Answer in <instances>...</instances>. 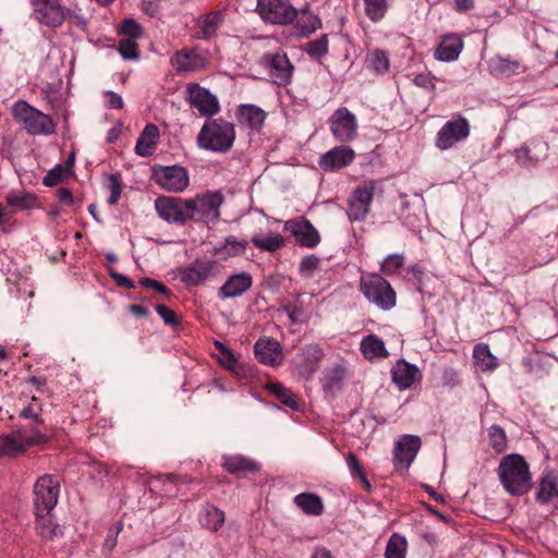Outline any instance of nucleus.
Listing matches in <instances>:
<instances>
[{
    "instance_id": "4",
    "label": "nucleus",
    "mask_w": 558,
    "mask_h": 558,
    "mask_svg": "<svg viewBox=\"0 0 558 558\" xmlns=\"http://www.w3.org/2000/svg\"><path fill=\"white\" fill-rule=\"evenodd\" d=\"M360 288L364 296L384 311L396 305V292L390 283L377 274H367L361 277Z\"/></svg>"
},
{
    "instance_id": "2",
    "label": "nucleus",
    "mask_w": 558,
    "mask_h": 558,
    "mask_svg": "<svg viewBox=\"0 0 558 558\" xmlns=\"http://www.w3.org/2000/svg\"><path fill=\"white\" fill-rule=\"evenodd\" d=\"M234 140V125L222 118L208 119L197 135L201 148L216 153H228Z\"/></svg>"
},
{
    "instance_id": "40",
    "label": "nucleus",
    "mask_w": 558,
    "mask_h": 558,
    "mask_svg": "<svg viewBox=\"0 0 558 558\" xmlns=\"http://www.w3.org/2000/svg\"><path fill=\"white\" fill-rule=\"evenodd\" d=\"M36 530L41 537L52 539L61 534V529L58 524H54L51 520L50 513L36 515Z\"/></svg>"
},
{
    "instance_id": "3",
    "label": "nucleus",
    "mask_w": 558,
    "mask_h": 558,
    "mask_svg": "<svg viewBox=\"0 0 558 558\" xmlns=\"http://www.w3.org/2000/svg\"><path fill=\"white\" fill-rule=\"evenodd\" d=\"M12 116L31 135H51L56 132V124L52 118L32 107L25 100L14 102Z\"/></svg>"
},
{
    "instance_id": "52",
    "label": "nucleus",
    "mask_w": 558,
    "mask_h": 558,
    "mask_svg": "<svg viewBox=\"0 0 558 558\" xmlns=\"http://www.w3.org/2000/svg\"><path fill=\"white\" fill-rule=\"evenodd\" d=\"M121 34L125 35L126 38L136 39L142 35L141 25L133 19H126L122 22Z\"/></svg>"
},
{
    "instance_id": "28",
    "label": "nucleus",
    "mask_w": 558,
    "mask_h": 558,
    "mask_svg": "<svg viewBox=\"0 0 558 558\" xmlns=\"http://www.w3.org/2000/svg\"><path fill=\"white\" fill-rule=\"evenodd\" d=\"M265 111L255 105H241L238 109V119L241 124L258 130L265 121Z\"/></svg>"
},
{
    "instance_id": "13",
    "label": "nucleus",
    "mask_w": 558,
    "mask_h": 558,
    "mask_svg": "<svg viewBox=\"0 0 558 558\" xmlns=\"http://www.w3.org/2000/svg\"><path fill=\"white\" fill-rule=\"evenodd\" d=\"M262 60L275 84L287 86L291 83L294 66L286 53H266Z\"/></svg>"
},
{
    "instance_id": "29",
    "label": "nucleus",
    "mask_w": 558,
    "mask_h": 558,
    "mask_svg": "<svg viewBox=\"0 0 558 558\" xmlns=\"http://www.w3.org/2000/svg\"><path fill=\"white\" fill-rule=\"evenodd\" d=\"M222 466L231 474L244 476L247 473L258 471V465L242 456H229L223 458Z\"/></svg>"
},
{
    "instance_id": "21",
    "label": "nucleus",
    "mask_w": 558,
    "mask_h": 558,
    "mask_svg": "<svg viewBox=\"0 0 558 558\" xmlns=\"http://www.w3.org/2000/svg\"><path fill=\"white\" fill-rule=\"evenodd\" d=\"M355 151L349 146H337L320 157L319 165L325 170L342 169L353 162Z\"/></svg>"
},
{
    "instance_id": "30",
    "label": "nucleus",
    "mask_w": 558,
    "mask_h": 558,
    "mask_svg": "<svg viewBox=\"0 0 558 558\" xmlns=\"http://www.w3.org/2000/svg\"><path fill=\"white\" fill-rule=\"evenodd\" d=\"M222 22L221 12H210L199 16L197 25L199 31L196 34L198 39H208L216 35L219 25Z\"/></svg>"
},
{
    "instance_id": "50",
    "label": "nucleus",
    "mask_w": 558,
    "mask_h": 558,
    "mask_svg": "<svg viewBox=\"0 0 558 558\" xmlns=\"http://www.w3.org/2000/svg\"><path fill=\"white\" fill-rule=\"evenodd\" d=\"M69 173L66 172V168H63L61 165H57L45 175L43 183L46 186H54L62 182Z\"/></svg>"
},
{
    "instance_id": "64",
    "label": "nucleus",
    "mask_w": 558,
    "mask_h": 558,
    "mask_svg": "<svg viewBox=\"0 0 558 558\" xmlns=\"http://www.w3.org/2000/svg\"><path fill=\"white\" fill-rule=\"evenodd\" d=\"M304 354L317 362L322 356V350L317 344H308L303 350Z\"/></svg>"
},
{
    "instance_id": "63",
    "label": "nucleus",
    "mask_w": 558,
    "mask_h": 558,
    "mask_svg": "<svg viewBox=\"0 0 558 558\" xmlns=\"http://www.w3.org/2000/svg\"><path fill=\"white\" fill-rule=\"evenodd\" d=\"M474 8V0H454V9L459 13H465Z\"/></svg>"
},
{
    "instance_id": "9",
    "label": "nucleus",
    "mask_w": 558,
    "mask_h": 558,
    "mask_svg": "<svg viewBox=\"0 0 558 558\" xmlns=\"http://www.w3.org/2000/svg\"><path fill=\"white\" fill-rule=\"evenodd\" d=\"M189 199L173 196H159L155 199L158 215L169 223H184L191 220Z\"/></svg>"
},
{
    "instance_id": "27",
    "label": "nucleus",
    "mask_w": 558,
    "mask_h": 558,
    "mask_svg": "<svg viewBox=\"0 0 558 558\" xmlns=\"http://www.w3.org/2000/svg\"><path fill=\"white\" fill-rule=\"evenodd\" d=\"M159 137V129L153 123L146 124L135 145L137 155L146 157L153 154V149L157 144Z\"/></svg>"
},
{
    "instance_id": "39",
    "label": "nucleus",
    "mask_w": 558,
    "mask_h": 558,
    "mask_svg": "<svg viewBox=\"0 0 558 558\" xmlns=\"http://www.w3.org/2000/svg\"><path fill=\"white\" fill-rule=\"evenodd\" d=\"M367 66L377 74H385L389 71V58L381 49L371 51L366 57Z\"/></svg>"
},
{
    "instance_id": "14",
    "label": "nucleus",
    "mask_w": 558,
    "mask_h": 558,
    "mask_svg": "<svg viewBox=\"0 0 558 558\" xmlns=\"http://www.w3.org/2000/svg\"><path fill=\"white\" fill-rule=\"evenodd\" d=\"M374 190L375 182L369 181L353 191L348 202V217L351 221H362L366 218L373 202Z\"/></svg>"
},
{
    "instance_id": "55",
    "label": "nucleus",
    "mask_w": 558,
    "mask_h": 558,
    "mask_svg": "<svg viewBox=\"0 0 558 558\" xmlns=\"http://www.w3.org/2000/svg\"><path fill=\"white\" fill-rule=\"evenodd\" d=\"M122 529H123L122 522H118L112 527L109 529L108 535L104 543V546L106 549L111 551L116 547L117 537H118L119 533L122 531Z\"/></svg>"
},
{
    "instance_id": "18",
    "label": "nucleus",
    "mask_w": 558,
    "mask_h": 558,
    "mask_svg": "<svg viewBox=\"0 0 558 558\" xmlns=\"http://www.w3.org/2000/svg\"><path fill=\"white\" fill-rule=\"evenodd\" d=\"M548 144L542 138H532L529 144L514 150L517 161L524 166H535L547 157Z\"/></svg>"
},
{
    "instance_id": "32",
    "label": "nucleus",
    "mask_w": 558,
    "mask_h": 558,
    "mask_svg": "<svg viewBox=\"0 0 558 558\" xmlns=\"http://www.w3.org/2000/svg\"><path fill=\"white\" fill-rule=\"evenodd\" d=\"M247 246V240H238L235 236L229 235L225 239L222 245L214 247V254L220 256L222 259H227L242 254Z\"/></svg>"
},
{
    "instance_id": "57",
    "label": "nucleus",
    "mask_w": 558,
    "mask_h": 558,
    "mask_svg": "<svg viewBox=\"0 0 558 558\" xmlns=\"http://www.w3.org/2000/svg\"><path fill=\"white\" fill-rule=\"evenodd\" d=\"M345 460L348 468L353 476L359 477L360 475H363V473H365L355 453L349 452L345 457Z\"/></svg>"
},
{
    "instance_id": "46",
    "label": "nucleus",
    "mask_w": 558,
    "mask_h": 558,
    "mask_svg": "<svg viewBox=\"0 0 558 558\" xmlns=\"http://www.w3.org/2000/svg\"><path fill=\"white\" fill-rule=\"evenodd\" d=\"M305 52L313 58H320L328 52V37L327 35L320 36L318 39L312 40L306 44Z\"/></svg>"
},
{
    "instance_id": "59",
    "label": "nucleus",
    "mask_w": 558,
    "mask_h": 558,
    "mask_svg": "<svg viewBox=\"0 0 558 558\" xmlns=\"http://www.w3.org/2000/svg\"><path fill=\"white\" fill-rule=\"evenodd\" d=\"M216 344L220 349L222 355L221 363L228 368H233L236 364L235 355L222 343L216 342Z\"/></svg>"
},
{
    "instance_id": "36",
    "label": "nucleus",
    "mask_w": 558,
    "mask_h": 558,
    "mask_svg": "<svg viewBox=\"0 0 558 558\" xmlns=\"http://www.w3.org/2000/svg\"><path fill=\"white\" fill-rule=\"evenodd\" d=\"M294 504L310 515H319L324 510V505L316 494L302 493L294 497Z\"/></svg>"
},
{
    "instance_id": "22",
    "label": "nucleus",
    "mask_w": 558,
    "mask_h": 558,
    "mask_svg": "<svg viewBox=\"0 0 558 558\" xmlns=\"http://www.w3.org/2000/svg\"><path fill=\"white\" fill-rule=\"evenodd\" d=\"M392 381L400 390H405L412 387L416 381H420L422 374L416 365L407 362L405 360L397 361L391 369Z\"/></svg>"
},
{
    "instance_id": "6",
    "label": "nucleus",
    "mask_w": 558,
    "mask_h": 558,
    "mask_svg": "<svg viewBox=\"0 0 558 558\" xmlns=\"http://www.w3.org/2000/svg\"><path fill=\"white\" fill-rule=\"evenodd\" d=\"M59 481L53 475H43L34 484L35 515L49 514L56 507L59 496Z\"/></svg>"
},
{
    "instance_id": "38",
    "label": "nucleus",
    "mask_w": 558,
    "mask_h": 558,
    "mask_svg": "<svg viewBox=\"0 0 558 558\" xmlns=\"http://www.w3.org/2000/svg\"><path fill=\"white\" fill-rule=\"evenodd\" d=\"M408 542L404 536L393 533L387 543L385 558H405Z\"/></svg>"
},
{
    "instance_id": "42",
    "label": "nucleus",
    "mask_w": 558,
    "mask_h": 558,
    "mask_svg": "<svg viewBox=\"0 0 558 558\" xmlns=\"http://www.w3.org/2000/svg\"><path fill=\"white\" fill-rule=\"evenodd\" d=\"M365 14L372 22H379L384 19L387 9V0H364Z\"/></svg>"
},
{
    "instance_id": "25",
    "label": "nucleus",
    "mask_w": 558,
    "mask_h": 558,
    "mask_svg": "<svg viewBox=\"0 0 558 558\" xmlns=\"http://www.w3.org/2000/svg\"><path fill=\"white\" fill-rule=\"evenodd\" d=\"M463 48V40L458 35H447L435 50V58L439 61L450 62L459 58Z\"/></svg>"
},
{
    "instance_id": "24",
    "label": "nucleus",
    "mask_w": 558,
    "mask_h": 558,
    "mask_svg": "<svg viewBox=\"0 0 558 558\" xmlns=\"http://www.w3.org/2000/svg\"><path fill=\"white\" fill-rule=\"evenodd\" d=\"M171 64L177 72L196 71L205 68L206 59L195 50L182 49L171 57Z\"/></svg>"
},
{
    "instance_id": "43",
    "label": "nucleus",
    "mask_w": 558,
    "mask_h": 558,
    "mask_svg": "<svg viewBox=\"0 0 558 558\" xmlns=\"http://www.w3.org/2000/svg\"><path fill=\"white\" fill-rule=\"evenodd\" d=\"M302 15L298 21V24L301 28V32L304 35H311L316 29L322 27V22L318 15L313 12L307 11V9L302 10Z\"/></svg>"
},
{
    "instance_id": "1",
    "label": "nucleus",
    "mask_w": 558,
    "mask_h": 558,
    "mask_svg": "<svg viewBox=\"0 0 558 558\" xmlns=\"http://www.w3.org/2000/svg\"><path fill=\"white\" fill-rule=\"evenodd\" d=\"M497 472L505 489L513 496L523 495L531 488L530 466L520 454L504 457Z\"/></svg>"
},
{
    "instance_id": "45",
    "label": "nucleus",
    "mask_w": 558,
    "mask_h": 558,
    "mask_svg": "<svg viewBox=\"0 0 558 558\" xmlns=\"http://www.w3.org/2000/svg\"><path fill=\"white\" fill-rule=\"evenodd\" d=\"M404 266L403 254H390L388 255L380 265V270L387 276L397 274Z\"/></svg>"
},
{
    "instance_id": "31",
    "label": "nucleus",
    "mask_w": 558,
    "mask_h": 558,
    "mask_svg": "<svg viewBox=\"0 0 558 558\" xmlns=\"http://www.w3.org/2000/svg\"><path fill=\"white\" fill-rule=\"evenodd\" d=\"M554 497H558V476L548 472L539 482L536 499L541 504H548Z\"/></svg>"
},
{
    "instance_id": "49",
    "label": "nucleus",
    "mask_w": 558,
    "mask_h": 558,
    "mask_svg": "<svg viewBox=\"0 0 558 558\" xmlns=\"http://www.w3.org/2000/svg\"><path fill=\"white\" fill-rule=\"evenodd\" d=\"M119 52L125 60H136L140 57L138 46L132 38H124L119 41Z\"/></svg>"
},
{
    "instance_id": "23",
    "label": "nucleus",
    "mask_w": 558,
    "mask_h": 558,
    "mask_svg": "<svg viewBox=\"0 0 558 558\" xmlns=\"http://www.w3.org/2000/svg\"><path fill=\"white\" fill-rule=\"evenodd\" d=\"M253 278L251 274L243 271L230 276L227 281L219 288L218 296L220 299H233L241 296L252 288Z\"/></svg>"
},
{
    "instance_id": "7",
    "label": "nucleus",
    "mask_w": 558,
    "mask_h": 558,
    "mask_svg": "<svg viewBox=\"0 0 558 558\" xmlns=\"http://www.w3.org/2000/svg\"><path fill=\"white\" fill-rule=\"evenodd\" d=\"M223 197L219 192H208L204 195H197L195 198L189 199V208L191 220L203 222H214L219 219L220 206Z\"/></svg>"
},
{
    "instance_id": "35",
    "label": "nucleus",
    "mask_w": 558,
    "mask_h": 558,
    "mask_svg": "<svg viewBox=\"0 0 558 558\" xmlns=\"http://www.w3.org/2000/svg\"><path fill=\"white\" fill-rule=\"evenodd\" d=\"M225 519V512L213 505H206L199 513L201 524L213 532L223 525Z\"/></svg>"
},
{
    "instance_id": "5",
    "label": "nucleus",
    "mask_w": 558,
    "mask_h": 558,
    "mask_svg": "<svg viewBox=\"0 0 558 558\" xmlns=\"http://www.w3.org/2000/svg\"><path fill=\"white\" fill-rule=\"evenodd\" d=\"M256 12L268 24L289 25L299 16L298 10L287 0H257Z\"/></svg>"
},
{
    "instance_id": "48",
    "label": "nucleus",
    "mask_w": 558,
    "mask_h": 558,
    "mask_svg": "<svg viewBox=\"0 0 558 558\" xmlns=\"http://www.w3.org/2000/svg\"><path fill=\"white\" fill-rule=\"evenodd\" d=\"M35 199V196L31 193H9L7 195L8 204L19 209L31 207Z\"/></svg>"
},
{
    "instance_id": "33",
    "label": "nucleus",
    "mask_w": 558,
    "mask_h": 558,
    "mask_svg": "<svg viewBox=\"0 0 558 558\" xmlns=\"http://www.w3.org/2000/svg\"><path fill=\"white\" fill-rule=\"evenodd\" d=\"M361 351L368 360L387 357L389 354L384 341L375 335H369L362 339Z\"/></svg>"
},
{
    "instance_id": "41",
    "label": "nucleus",
    "mask_w": 558,
    "mask_h": 558,
    "mask_svg": "<svg viewBox=\"0 0 558 558\" xmlns=\"http://www.w3.org/2000/svg\"><path fill=\"white\" fill-rule=\"evenodd\" d=\"M252 243L255 247L267 251V252H276L277 250L284 246V239L280 234H270L265 238L253 236Z\"/></svg>"
},
{
    "instance_id": "19",
    "label": "nucleus",
    "mask_w": 558,
    "mask_h": 558,
    "mask_svg": "<svg viewBox=\"0 0 558 558\" xmlns=\"http://www.w3.org/2000/svg\"><path fill=\"white\" fill-rule=\"evenodd\" d=\"M254 353L259 363L269 366H278L283 360L280 343L270 338L258 339L254 345Z\"/></svg>"
},
{
    "instance_id": "37",
    "label": "nucleus",
    "mask_w": 558,
    "mask_h": 558,
    "mask_svg": "<svg viewBox=\"0 0 558 558\" xmlns=\"http://www.w3.org/2000/svg\"><path fill=\"white\" fill-rule=\"evenodd\" d=\"M267 390L288 408L292 410H296L299 408L295 395L283 385L279 383H270L267 385Z\"/></svg>"
},
{
    "instance_id": "34",
    "label": "nucleus",
    "mask_w": 558,
    "mask_h": 558,
    "mask_svg": "<svg viewBox=\"0 0 558 558\" xmlns=\"http://www.w3.org/2000/svg\"><path fill=\"white\" fill-rule=\"evenodd\" d=\"M473 359L482 372L493 371L497 367V357L490 352L488 344L477 343L473 349Z\"/></svg>"
},
{
    "instance_id": "47",
    "label": "nucleus",
    "mask_w": 558,
    "mask_h": 558,
    "mask_svg": "<svg viewBox=\"0 0 558 558\" xmlns=\"http://www.w3.org/2000/svg\"><path fill=\"white\" fill-rule=\"evenodd\" d=\"M488 438L492 447L497 451L501 452L506 449L507 446V437L504 428L499 425H493L488 429Z\"/></svg>"
},
{
    "instance_id": "26",
    "label": "nucleus",
    "mask_w": 558,
    "mask_h": 558,
    "mask_svg": "<svg viewBox=\"0 0 558 558\" xmlns=\"http://www.w3.org/2000/svg\"><path fill=\"white\" fill-rule=\"evenodd\" d=\"M35 19L49 27H58L65 20V11L60 2L48 5L46 8L34 9Z\"/></svg>"
},
{
    "instance_id": "54",
    "label": "nucleus",
    "mask_w": 558,
    "mask_h": 558,
    "mask_svg": "<svg viewBox=\"0 0 558 558\" xmlns=\"http://www.w3.org/2000/svg\"><path fill=\"white\" fill-rule=\"evenodd\" d=\"M156 312L159 314V316L162 318V320L165 322L166 325H169V326H178L179 325V319H178L175 313L172 310H170L169 307H167L166 305L158 304L156 306Z\"/></svg>"
},
{
    "instance_id": "62",
    "label": "nucleus",
    "mask_w": 558,
    "mask_h": 558,
    "mask_svg": "<svg viewBox=\"0 0 558 558\" xmlns=\"http://www.w3.org/2000/svg\"><path fill=\"white\" fill-rule=\"evenodd\" d=\"M58 199L63 205H71L73 203V196L69 189L61 187L57 191Z\"/></svg>"
},
{
    "instance_id": "60",
    "label": "nucleus",
    "mask_w": 558,
    "mask_h": 558,
    "mask_svg": "<svg viewBox=\"0 0 558 558\" xmlns=\"http://www.w3.org/2000/svg\"><path fill=\"white\" fill-rule=\"evenodd\" d=\"M109 274L119 287H124L126 289L135 288V283L130 278H128L125 275L119 274V272L114 271L113 269H110Z\"/></svg>"
},
{
    "instance_id": "58",
    "label": "nucleus",
    "mask_w": 558,
    "mask_h": 558,
    "mask_svg": "<svg viewBox=\"0 0 558 558\" xmlns=\"http://www.w3.org/2000/svg\"><path fill=\"white\" fill-rule=\"evenodd\" d=\"M140 284L144 288H147V289H154L165 295H170L171 292L170 290L160 281H157L155 279H151V278H142L140 280Z\"/></svg>"
},
{
    "instance_id": "10",
    "label": "nucleus",
    "mask_w": 558,
    "mask_h": 558,
    "mask_svg": "<svg viewBox=\"0 0 558 558\" xmlns=\"http://www.w3.org/2000/svg\"><path fill=\"white\" fill-rule=\"evenodd\" d=\"M153 179L165 191L182 192L190 182L187 170L181 166H166L154 168Z\"/></svg>"
},
{
    "instance_id": "44",
    "label": "nucleus",
    "mask_w": 558,
    "mask_h": 558,
    "mask_svg": "<svg viewBox=\"0 0 558 558\" xmlns=\"http://www.w3.org/2000/svg\"><path fill=\"white\" fill-rule=\"evenodd\" d=\"M490 66L495 72L504 75H510L517 71L519 62L510 60L509 58L496 56L490 60Z\"/></svg>"
},
{
    "instance_id": "15",
    "label": "nucleus",
    "mask_w": 558,
    "mask_h": 558,
    "mask_svg": "<svg viewBox=\"0 0 558 558\" xmlns=\"http://www.w3.org/2000/svg\"><path fill=\"white\" fill-rule=\"evenodd\" d=\"M329 121L331 133L337 141L345 143L354 140L356 136V118L348 108L341 107L337 109Z\"/></svg>"
},
{
    "instance_id": "56",
    "label": "nucleus",
    "mask_w": 558,
    "mask_h": 558,
    "mask_svg": "<svg viewBox=\"0 0 558 558\" xmlns=\"http://www.w3.org/2000/svg\"><path fill=\"white\" fill-rule=\"evenodd\" d=\"M413 83L416 86L422 87L424 89L430 92L435 90L434 77L429 73H420L415 75V77L413 78Z\"/></svg>"
},
{
    "instance_id": "16",
    "label": "nucleus",
    "mask_w": 558,
    "mask_h": 558,
    "mask_svg": "<svg viewBox=\"0 0 558 558\" xmlns=\"http://www.w3.org/2000/svg\"><path fill=\"white\" fill-rule=\"evenodd\" d=\"M283 229L290 232L301 246L312 248L320 242L318 231L312 222L304 217L286 221Z\"/></svg>"
},
{
    "instance_id": "8",
    "label": "nucleus",
    "mask_w": 558,
    "mask_h": 558,
    "mask_svg": "<svg viewBox=\"0 0 558 558\" xmlns=\"http://www.w3.org/2000/svg\"><path fill=\"white\" fill-rule=\"evenodd\" d=\"M471 132L466 118L456 114L447 121L436 134L435 145L441 150L453 147L457 143L469 137Z\"/></svg>"
},
{
    "instance_id": "11",
    "label": "nucleus",
    "mask_w": 558,
    "mask_h": 558,
    "mask_svg": "<svg viewBox=\"0 0 558 558\" xmlns=\"http://www.w3.org/2000/svg\"><path fill=\"white\" fill-rule=\"evenodd\" d=\"M46 439L40 432H33L28 435L24 430H17L0 437V452L4 456H14L24 452L31 446L45 442Z\"/></svg>"
},
{
    "instance_id": "17",
    "label": "nucleus",
    "mask_w": 558,
    "mask_h": 558,
    "mask_svg": "<svg viewBox=\"0 0 558 558\" xmlns=\"http://www.w3.org/2000/svg\"><path fill=\"white\" fill-rule=\"evenodd\" d=\"M421 438L414 435H403L395 446L393 464L397 469L407 471L414 461L420 448Z\"/></svg>"
},
{
    "instance_id": "12",
    "label": "nucleus",
    "mask_w": 558,
    "mask_h": 558,
    "mask_svg": "<svg viewBox=\"0 0 558 558\" xmlns=\"http://www.w3.org/2000/svg\"><path fill=\"white\" fill-rule=\"evenodd\" d=\"M186 93L190 105L197 109L201 116L211 118L219 112V100L209 89L197 83H190L186 86Z\"/></svg>"
},
{
    "instance_id": "61",
    "label": "nucleus",
    "mask_w": 558,
    "mask_h": 558,
    "mask_svg": "<svg viewBox=\"0 0 558 558\" xmlns=\"http://www.w3.org/2000/svg\"><path fill=\"white\" fill-rule=\"evenodd\" d=\"M107 106L111 109H121L123 108V99L120 95L113 93V92H107Z\"/></svg>"
},
{
    "instance_id": "53",
    "label": "nucleus",
    "mask_w": 558,
    "mask_h": 558,
    "mask_svg": "<svg viewBox=\"0 0 558 558\" xmlns=\"http://www.w3.org/2000/svg\"><path fill=\"white\" fill-rule=\"evenodd\" d=\"M319 265V258L315 255L305 256L300 263V272L305 277H311Z\"/></svg>"
},
{
    "instance_id": "51",
    "label": "nucleus",
    "mask_w": 558,
    "mask_h": 558,
    "mask_svg": "<svg viewBox=\"0 0 558 558\" xmlns=\"http://www.w3.org/2000/svg\"><path fill=\"white\" fill-rule=\"evenodd\" d=\"M108 190L110 195L108 197V203L110 205H114L121 197L122 193V184L120 177L118 174H109L108 177Z\"/></svg>"
},
{
    "instance_id": "20",
    "label": "nucleus",
    "mask_w": 558,
    "mask_h": 558,
    "mask_svg": "<svg viewBox=\"0 0 558 558\" xmlns=\"http://www.w3.org/2000/svg\"><path fill=\"white\" fill-rule=\"evenodd\" d=\"M215 262L196 259L183 269L181 280L186 286L197 287L214 276Z\"/></svg>"
}]
</instances>
